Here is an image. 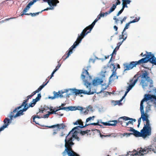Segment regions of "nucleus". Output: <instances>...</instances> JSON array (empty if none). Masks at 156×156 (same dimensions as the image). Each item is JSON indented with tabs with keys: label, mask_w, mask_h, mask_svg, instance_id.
Listing matches in <instances>:
<instances>
[{
	"label": "nucleus",
	"mask_w": 156,
	"mask_h": 156,
	"mask_svg": "<svg viewBox=\"0 0 156 156\" xmlns=\"http://www.w3.org/2000/svg\"><path fill=\"white\" fill-rule=\"evenodd\" d=\"M76 110H78L80 111L81 112H82L83 110V107L80 106H76Z\"/></svg>",
	"instance_id": "c03bdc74"
},
{
	"label": "nucleus",
	"mask_w": 156,
	"mask_h": 156,
	"mask_svg": "<svg viewBox=\"0 0 156 156\" xmlns=\"http://www.w3.org/2000/svg\"><path fill=\"white\" fill-rule=\"evenodd\" d=\"M76 106H69V111H73L76 110Z\"/></svg>",
	"instance_id": "5fc2aeb1"
},
{
	"label": "nucleus",
	"mask_w": 156,
	"mask_h": 156,
	"mask_svg": "<svg viewBox=\"0 0 156 156\" xmlns=\"http://www.w3.org/2000/svg\"><path fill=\"white\" fill-rule=\"evenodd\" d=\"M6 128V125L4 126H2L1 128H0V132L1 131L3 130L5 128Z\"/></svg>",
	"instance_id": "338daca9"
},
{
	"label": "nucleus",
	"mask_w": 156,
	"mask_h": 156,
	"mask_svg": "<svg viewBox=\"0 0 156 156\" xmlns=\"http://www.w3.org/2000/svg\"><path fill=\"white\" fill-rule=\"evenodd\" d=\"M145 149V148L143 149L141 148L138 151L136 152L135 151L133 152L129 151L127 153V154L126 155V156H137L140 155H144V154H146V153H143V152H141V153H140V152L141 151H142L143 149Z\"/></svg>",
	"instance_id": "0eeeda50"
},
{
	"label": "nucleus",
	"mask_w": 156,
	"mask_h": 156,
	"mask_svg": "<svg viewBox=\"0 0 156 156\" xmlns=\"http://www.w3.org/2000/svg\"><path fill=\"white\" fill-rule=\"evenodd\" d=\"M48 108L49 109V110L50 111H55V110H56L55 108H53V107H50L49 108L48 107Z\"/></svg>",
	"instance_id": "bf43d9fd"
},
{
	"label": "nucleus",
	"mask_w": 156,
	"mask_h": 156,
	"mask_svg": "<svg viewBox=\"0 0 156 156\" xmlns=\"http://www.w3.org/2000/svg\"><path fill=\"white\" fill-rule=\"evenodd\" d=\"M140 111L141 115V118L143 121H146V122L149 120L148 118V117L145 115L144 112V108H140Z\"/></svg>",
	"instance_id": "f3484780"
},
{
	"label": "nucleus",
	"mask_w": 156,
	"mask_h": 156,
	"mask_svg": "<svg viewBox=\"0 0 156 156\" xmlns=\"http://www.w3.org/2000/svg\"><path fill=\"white\" fill-rule=\"evenodd\" d=\"M146 57L137 61L138 64L141 63H146L148 61L151 64L156 66V58L154 55L152 54L151 52L147 53Z\"/></svg>",
	"instance_id": "20e7f679"
},
{
	"label": "nucleus",
	"mask_w": 156,
	"mask_h": 156,
	"mask_svg": "<svg viewBox=\"0 0 156 156\" xmlns=\"http://www.w3.org/2000/svg\"><path fill=\"white\" fill-rule=\"evenodd\" d=\"M98 19L96 18L92 23L91 25L86 27L82 31L80 34V36L83 35L84 37L88 33H89L91 31L96 23L98 20Z\"/></svg>",
	"instance_id": "39448f33"
},
{
	"label": "nucleus",
	"mask_w": 156,
	"mask_h": 156,
	"mask_svg": "<svg viewBox=\"0 0 156 156\" xmlns=\"http://www.w3.org/2000/svg\"><path fill=\"white\" fill-rule=\"evenodd\" d=\"M130 24V23L129 22L128 23L126 24V26L122 31V33H124V32H125L126 29L128 28L129 27Z\"/></svg>",
	"instance_id": "2f4dec72"
},
{
	"label": "nucleus",
	"mask_w": 156,
	"mask_h": 156,
	"mask_svg": "<svg viewBox=\"0 0 156 156\" xmlns=\"http://www.w3.org/2000/svg\"><path fill=\"white\" fill-rule=\"evenodd\" d=\"M30 8L28 7L27 6L23 10L22 12H23L24 13H26V12H27V11L30 9Z\"/></svg>",
	"instance_id": "603ef678"
},
{
	"label": "nucleus",
	"mask_w": 156,
	"mask_h": 156,
	"mask_svg": "<svg viewBox=\"0 0 156 156\" xmlns=\"http://www.w3.org/2000/svg\"><path fill=\"white\" fill-rule=\"evenodd\" d=\"M101 123L102 124H103L105 126H110L111 125H113V124H110V123H108L107 122H101Z\"/></svg>",
	"instance_id": "3c124183"
},
{
	"label": "nucleus",
	"mask_w": 156,
	"mask_h": 156,
	"mask_svg": "<svg viewBox=\"0 0 156 156\" xmlns=\"http://www.w3.org/2000/svg\"><path fill=\"white\" fill-rule=\"evenodd\" d=\"M27 104H25L23 105V106H24V108L22 110L23 112L26 111L28 108H29L27 106Z\"/></svg>",
	"instance_id": "58836bf2"
},
{
	"label": "nucleus",
	"mask_w": 156,
	"mask_h": 156,
	"mask_svg": "<svg viewBox=\"0 0 156 156\" xmlns=\"http://www.w3.org/2000/svg\"><path fill=\"white\" fill-rule=\"evenodd\" d=\"M146 122V124L144 125V126L142 129V131H144L146 134V135L150 136L151 134V128L150 126L149 120Z\"/></svg>",
	"instance_id": "423d86ee"
},
{
	"label": "nucleus",
	"mask_w": 156,
	"mask_h": 156,
	"mask_svg": "<svg viewBox=\"0 0 156 156\" xmlns=\"http://www.w3.org/2000/svg\"><path fill=\"white\" fill-rule=\"evenodd\" d=\"M152 98V97L150 94H145L144 98L141 101L140 108H144L143 103L144 101H147Z\"/></svg>",
	"instance_id": "1a4fd4ad"
},
{
	"label": "nucleus",
	"mask_w": 156,
	"mask_h": 156,
	"mask_svg": "<svg viewBox=\"0 0 156 156\" xmlns=\"http://www.w3.org/2000/svg\"><path fill=\"white\" fill-rule=\"evenodd\" d=\"M121 2L119 0H117V1L116 2L115 4H114L116 7V6L118 5H120Z\"/></svg>",
	"instance_id": "e2e57ef3"
},
{
	"label": "nucleus",
	"mask_w": 156,
	"mask_h": 156,
	"mask_svg": "<svg viewBox=\"0 0 156 156\" xmlns=\"http://www.w3.org/2000/svg\"><path fill=\"white\" fill-rule=\"evenodd\" d=\"M111 65H112V66H113V69L112 70V71H113L112 74L110 76V77L109 78V80L110 81L111 80H112V79H111V78H112V77H115V76H116V79H117L118 78V76H116V69L115 70V71H114V69L115 68V65H114V64L113 63H112L111 64Z\"/></svg>",
	"instance_id": "dca6fc26"
},
{
	"label": "nucleus",
	"mask_w": 156,
	"mask_h": 156,
	"mask_svg": "<svg viewBox=\"0 0 156 156\" xmlns=\"http://www.w3.org/2000/svg\"><path fill=\"white\" fill-rule=\"evenodd\" d=\"M83 37V35L80 36V35L78 34L76 41L73 44H75V46H76L79 44V43L81 42Z\"/></svg>",
	"instance_id": "a211bd4d"
},
{
	"label": "nucleus",
	"mask_w": 156,
	"mask_h": 156,
	"mask_svg": "<svg viewBox=\"0 0 156 156\" xmlns=\"http://www.w3.org/2000/svg\"><path fill=\"white\" fill-rule=\"evenodd\" d=\"M132 135H133L135 136L136 137H145L147 135H146L144 131H142V129L141 130V132H140L138 131L135 130L133 133H132Z\"/></svg>",
	"instance_id": "9d476101"
},
{
	"label": "nucleus",
	"mask_w": 156,
	"mask_h": 156,
	"mask_svg": "<svg viewBox=\"0 0 156 156\" xmlns=\"http://www.w3.org/2000/svg\"><path fill=\"white\" fill-rule=\"evenodd\" d=\"M94 118H95V116H93L92 117H88V118L86 120V123L87 122H89V121H90L91 120H93L94 119Z\"/></svg>",
	"instance_id": "ea45409f"
},
{
	"label": "nucleus",
	"mask_w": 156,
	"mask_h": 156,
	"mask_svg": "<svg viewBox=\"0 0 156 156\" xmlns=\"http://www.w3.org/2000/svg\"><path fill=\"white\" fill-rule=\"evenodd\" d=\"M73 53V51L71 50L70 49H69V50L68 52L67 53V55L66 57L63 58V60H65L67 58L69 57V56L71 54Z\"/></svg>",
	"instance_id": "72a5a7b5"
},
{
	"label": "nucleus",
	"mask_w": 156,
	"mask_h": 156,
	"mask_svg": "<svg viewBox=\"0 0 156 156\" xmlns=\"http://www.w3.org/2000/svg\"><path fill=\"white\" fill-rule=\"evenodd\" d=\"M99 121H98V122L97 123H90V124L92 125H94V126L98 125L99 126H100L102 128H104L103 126L99 124Z\"/></svg>",
	"instance_id": "37998d69"
},
{
	"label": "nucleus",
	"mask_w": 156,
	"mask_h": 156,
	"mask_svg": "<svg viewBox=\"0 0 156 156\" xmlns=\"http://www.w3.org/2000/svg\"><path fill=\"white\" fill-rule=\"evenodd\" d=\"M122 119L125 120H133V122H135L136 120L135 119L129 118L126 116H123L120 117L119 118V119Z\"/></svg>",
	"instance_id": "b1692460"
},
{
	"label": "nucleus",
	"mask_w": 156,
	"mask_h": 156,
	"mask_svg": "<svg viewBox=\"0 0 156 156\" xmlns=\"http://www.w3.org/2000/svg\"><path fill=\"white\" fill-rule=\"evenodd\" d=\"M122 35H123V39L122 41V42H123L127 38V33L126 32H124V33H122Z\"/></svg>",
	"instance_id": "c756f323"
},
{
	"label": "nucleus",
	"mask_w": 156,
	"mask_h": 156,
	"mask_svg": "<svg viewBox=\"0 0 156 156\" xmlns=\"http://www.w3.org/2000/svg\"><path fill=\"white\" fill-rule=\"evenodd\" d=\"M139 78V77H137V78L134 80L133 82L132 83V84L129 85L128 88L130 90L137 82Z\"/></svg>",
	"instance_id": "4be33fe9"
},
{
	"label": "nucleus",
	"mask_w": 156,
	"mask_h": 156,
	"mask_svg": "<svg viewBox=\"0 0 156 156\" xmlns=\"http://www.w3.org/2000/svg\"><path fill=\"white\" fill-rule=\"evenodd\" d=\"M103 82V80L101 79H94L93 80V84L94 85L99 84Z\"/></svg>",
	"instance_id": "412c9836"
},
{
	"label": "nucleus",
	"mask_w": 156,
	"mask_h": 156,
	"mask_svg": "<svg viewBox=\"0 0 156 156\" xmlns=\"http://www.w3.org/2000/svg\"><path fill=\"white\" fill-rule=\"evenodd\" d=\"M149 151H153L154 153H156V144H152L149 147L143 149L142 151H141L140 153L141 152H143V153L146 154L148 153Z\"/></svg>",
	"instance_id": "6e6552de"
},
{
	"label": "nucleus",
	"mask_w": 156,
	"mask_h": 156,
	"mask_svg": "<svg viewBox=\"0 0 156 156\" xmlns=\"http://www.w3.org/2000/svg\"><path fill=\"white\" fill-rule=\"evenodd\" d=\"M83 70H84L83 72H84V73L86 74H87L89 76V79L90 80H91V77L89 75V73L87 71V70L85 69H83Z\"/></svg>",
	"instance_id": "4c0bfd02"
},
{
	"label": "nucleus",
	"mask_w": 156,
	"mask_h": 156,
	"mask_svg": "<svg viewBox=\"0 0 156 156\" xmlns=\"http://www.w3.org/2000/svg\"><path fill=\"white\" fill-rule=\"evenodd\" d=\"M79 128H76L75 127L73 128L72 130L69 132L68 135L66 136V138L65 139H66V140H67V138L68 136L69 135L70 133H72L73 134H76L78 133H80V129H79Z\"/></svg>",
	"instance_id": "2eb2a0df"
},
{
	"label": "nucleus",
	"mask_w": 156,
	"mask_h": 156,
	"mask_svg": "<svg viewBox=\"0 0 156 156\" xmlns=\"http://www.w3.org/2000/svg\"><path fill=\"white\" fill-rule=\"evenodd\" d=\"M127 18V17L126 16H124L123 18V19L122 20H121V24H122L123 21H125L126 19Z\"/></svg>",
	"instance_id": "774afa93"
},
{
	"label": "nucleus",
	"mask_w": 156,
	"mask_h": 156,
	"mask_svg": "<svg viewBox=\"0 0 156 156\" xmlns=\"http://www.w3.org/2000/svg\"><path fill=\"white\" fill-rule=\"evenodd\" d=\"M48 114H49V115H50V114H58V113H56V111H53V112H48Z\"/></svg>",
	"instance_id": "13d9d810"
},
{
	"label": "nucleus",
	"mask_w": 156,
	"mask_h": 156,
	"mask_svg": "<svg viewBox=\"0 0 156 156\" xmlns=\"http://www.w3.org/2000/svg\"><path fill=\"white\" fill-rule=\"evenodd\" d=\"M73 138H74L78 141H80V138L77 136L76 134H73L72 137L69 138L68 140L67 139V140L68 141L71 138L72 140H72V142H73V141L74 140V139H73Z\"/></svg>",
	"instance_id": "5701e85b"
},
{
	"label": "nucleus",
	"mask_w": 156,
	"mask_h": 156,
	"mask_svg": "<svg viewBox=\"0 0 156 156\" xmlns=\"http://www.w3.org/2000/svg\"><path fill=\"white\" fill-rule=\"evenodd\" d=\"M130 121H129L127 122L126 123V124L124 126H127L129 124H133V120H129Z\"/></svg>",
	"instance_id": "a18cd8bd"
},
{
	"label": "nucleus",
	"mask_w": 156,
	"mask_h": 156,
	"mask_svg": "<svg viewBox=\"0 0 156 156\" xmlns=\"http://www.w3.org/2000/svg\"><path fill=\"white\" fill-rule=\"evenodd\" d=\"M123 65L124 69V71L132 69L130 63L129 64L128 63L124 64Z\"/></svg>",
	"instance_id": "6ab92c4d"
},
{
	"label": "nucleus",
	"mask_w": 156,
	"mask_h": 156,
	"mask_svg": "<svg viewBox=\"0 0 156 156\" xmlns=\"http://www.w3.org/2000/svg\"><path fill=\"white\" fill-rule=\"evenodd\" d=\"M83 81L84 85L86 86L87 88L89 90L88 91L81 90H78L76 89H69V90L71 92L70 93H72V95L75 93V94L76 95L81 94H83L87 95L93 94L94 92L91 91V83L88 82L87 80H83Z\"/></svg>",
	"instance_id": "f03ea898"
},
{
	"label": "nucleus",
	"mask_w": 156,
	"mask_h": 156,
	"mask_svg": "<svg viewBox=\"0 0 156 156\" xmlns=\"http://www.w3.org/2000/svg\"><path fill=\"white\" fill-rule=\"evenodd\" d=\"M35 2L34 0H33L32 1L30 2L27 5L28 7H29L30 8V6L34 4Z\"/></svg>",
	"instance_id": "79ce46f5"
},
{
	"label": "nucleus",
	"mask_w": 156,
	"mask_h": 156,
	"mask_svg": "<svg viewBox=\"0 0 156 156\" xmlns=\"http://www.w3.org/2000/svg\"><path fill=\"white\" fill-rule=\"evenodd\" d=\"M54 8L53 7H52V6H51L50 7L47 8L43 10H42L41 12H42L43 11H46V10H52V9H54Z\"/></svg>",
	"instance_id": "de8ad7c7"
},
{
	"label": "nucleus",
	"mask_w": 156,
	"mask_h": 156,
	"mask_svg": "<svg viewBox=\"0 0 156 156\" xmlns=\"http://www.w3.org/2000/svg\"><path fill=\"white\" fill-rule=\"evenodd\" d=\"M116 48L113 51L112 53L111 54V55H112V57H111V58L110 60V61L109 62V63H110V62L112 61V58L113 55L114 54L116 55Z\"/></svg>",
	"instance_id": "c9c22d12"
},
{
	"label": "nucleus",
	"mask_w": 156,
	"mask_h": 156,
	"mask_svg": "<svg viewBox=\"0 0 156 156\" xmlns=\"http://www.w3.org/2000/svg\"><path fill=\"white\" fill-rule=\"evenodd\" d=\"M24 114L22 110H20L15 115H14L13 117L14 118H16L17 117L20 116L21 115H23Z\"/></svg>",
	"instance_id": "a878e982"
},
{
	"label": "nucleus",
	"mask_w": 156,
	"mask_h": 156,
	"mask_svg": "<svg viewBox=\"0 0 156 156\" xmlns=\"http://www.w3.org/2000/svg\"><path fill=\"white\" fill-rule=\"evenodd\" d=\"M42 118V117H41L40 116H39L38 115H35L33 117V120H34V122H35L36 124H38L37 122H36L34 121L35 120V118H38V119H40V118Z\"/></svg>",
	"instance_id": "49530a36"
},
{
	"label": "nucleus",
	"mask_w": 156,
	"mask_h": 156,
	"mask_svg": "<svg viewBox=\"0 0 156 156\" xmlns=\"http://www.w3.org/2000/svg\"><path fill=\"white\" fill-rule=\"evenodd\" d=\"M54 8L53 7H52V6H51L50 7L47 8L43 10H42L41 12H42L43 11H46V10H52V9H54Z\"/></svg>",
	"instance_id": "09e8293b"
},
{
	"label": "nucleus",
	"mask_w": 156,
	"mask_h": 156,
	"mask_svg": "<svg viewBox=\"0 0 156 156\" xmlns=\"http://www.w3.org/2000/svg\"><path fill=\"white\" fill-rule=\"evenodd\" d=\"M72 140L71 138L68 141H67L66 139H65V149L62 153L63 156H66V153L68 156H75L74 155V151L72 150V146L74 144V143L72 142Z\"/></svg>",
	"instance_id": "7ed1b4c3"
},
{
	"label": "nucleus",
	"mask_w": 156,
	"mask_h": 156,
	"mask_svg": "<svg viewBox=\"0 0 156 156\" xmlns=\"http://www.w3.org/2000/svg\"><path fill=\"white\" fill-rule=\"evenodd\" d=\"M138 74L135 75L133 79H131L130 81V82H132L134 78L136 77H139V78L141 77L142 79L140 84L142 85V87L144 89L145 87L148 86V82H150V87H151L153 86V81L151 79L150 77L149 76V73L146 70H144L143 72L142 73L140 76H138Z\"/></svg>",
	"instance_id": "f257e3e1"
},
{
	"label": "nucleus",
	"mask_w": 156,
	"mask_h": 156,
	"mask_svg": "<svg viewBox=\"0 0 156 156\" xmlns=\"http://www.w3.org/2000/svg\"><path fill=\"white\" fill-rule=\"evenodd\" d=\"M43 1L47 2L50 6H56L57 4L59 3V1L58 0H43Z\"/></svg>",
	"instance_id": "f8f14e48"
},
{
	"label": "nucleus",
	"mask_w": 156,
	"mask_h": 156,
	"mask_svg": "<svg viewBox=\"0 0 156 156\" xmlns=\"http://www.w3.org/2000/svg\"><path fill=\"white\" fill-rule=\"evenodd\" d=\"M53 94H54V96L56 97V98H58L59 97H60V98H62L63 97L69 98V97L70 95H72V93H67L66 95H62L61 94H60L59 92H57L55 91L53 92Z\"/></svg>",
	"instance_id": "ddd939ff"
},
{
	"label": "nucleus",
	"mask_w": 156,
	"mask_h": 156,
	"mask_svg": "<svg viewBox=\"0 0 156 156\" xmlns=\"http://www.w3.org/2000/svg\"><path fill=\"white\" fill-rule=\"evenodd\" d=\"M41 13V12H36V13H28L27 14H26L27 15H31L33 17V16H36V15H38L40 13Z\"/></svg>",
	"instance_id": "c85d7f7f"
},
{
	"label": "nucleus",
	"mask_w": 156,
	"mask_h": 156,
	"mask_svg": "<svg viewBox=\"0 0 156 156\" xmlns=\"http://www.w3.org/2000/svg\"><path fill=\"white\" fill-rule=\"evenodd\" d=\"M122 7L121 9L123 11L124 8H127L128 6L127 5H126V4H124L123 2L122 3Z\"/></svg>",
	"instance_id": "864d4df0"
},
{
	"label": "nucleus",
	"mask_w": 156,
	"mask_h": 156,
	"mask_svg": "<svg viewBox=\"0 0 156 156\" xmlns=\"http://www.w3.org/2000/svg\"><path fill=\"white\" fill-rule=\"evenodd\" d=\"M22 107H23V106L21 105H20V106H19L18 107L15 108L13 110V111L12 112V113H13V112H14V113L16 112L17 111H18L19 109H20V108H21ZM12 115H13V113H12Z\"/></svg>",
	"instance_id": "e433bc0d"
},
{
	"label": "nucleus",
	"mask_w": 156,
	"mask_h": 156,
	"mask_svg": "<svg viewBox=\"0 0 156 156\" xmlns=\"http://www.w3.org/2000/svg\"><path fill=\"white\" fill-rule=\"evenodd\" d=\"M41 98V93H40L38 94L37 97L35 99H33L32 101V102L33 103V104H34V105H35V104H36V102L37 101L40 100Z\"/></svg>",
	"instance_id": "aec40b11"
},
{
	"label": "nucleus",
	"mask_w": 156,
	"mask_h": 156,
	"mask_svg": "<svg viewBox=\"0 0 156 156\" xmlns=\"http://www.w3.org/2000/svg\"><path fill=\"white\" fill-rule=\"evenodd\" d=\"M130 63H131V66L132 67V68L133 69L134 67H136V66L137 65H138V63H137V61H135V62H134V61H133V62H130Z\"/></svg>",
	"instance_id": "7c9ffc66"
},
{
	"label": "nucleus",
	"mask_w": 156,
	"mask_h": 156,
	"mask_svg": "<svg viewBox=\"0 0 156 156\" xmlns=\"http://www.w3.org/2000/svg\"><path fill=\"white\" fill-rule=\"evenodd\" d=\"M46 127L49 128H54L55 127L58 128V130H59L60 129H63L66 126L64 124L62 123L60 124H57L56 125H54L50 126H45Z\"/></svg>",
	"instance_id": "4468645a"
},
{
	"label": "nucleus",
	"mask_w": 156,
	"mask_h": 156,
	"mask_svg": "<svg viewBox=\"0 0 156 156\" xmlns=\"http://www.w3.org/2000/svg\"><path fill=\"white\" fill-rule=\"evenodd\" d=\"M123 42H120L117 44V46L116 48H117V49H118L120 46L122 44Z\"/></svg>",
	"instance_id": "4d7b16f0"
},
{
	"label": "nucleus",
	"mask_w": 156,
	"mask_h": 156,
	"mask_svg": "<svg viewBox=\"0 0 156 156\" xmlns=\"http://www.w3.org/2000/svg\"><path fill=\"white\" fill-rule=\"evenodd\" d=\"M12 112H10V114L9 115H8V117L10 118V119L6 118L4 120L3 122L4 123V125L3 126L6 125V127L9 125V123H10L12 122V118L14 116V115H12Z\"/></svg>",
	"instance_id": "9b49d317"
},
{
	"label": "nucleus",
	"mask_w": 156,
	"mask_h": 156,
	"mask_svg": "<svg viewBox=\"0 0 156 156\" xmlns=\"http://www.w3.org/2000/svg\"><path fill=\"white\" fill-rule=\"evenodd\" d=\"M117 135V134L115 133H112L110 134L107 135H101L100 134V136L101 137H102L103 136L104 137H115Z\"/></svg>",
	"instance_id": "393cba45"
},
{
	"label": "nucleus",
	"mask_w": 156,
	"mask_h": 156,
	"mask_svg": "<svg viewBox=\"0 0 156 156\" xmlns=\"http://www.w3.org/2000/svg\"><path fill=\"white\" fill-rule=\"evenodd\" d=\"M116 7V6L113 4L112 6L110 8L109 11V13H111L112 12H113Z\"/></svg>",
	"instance_id": "a19ab883"
},
{
	"label": "nucleus",
	"mask_w": 156,
	"mask_h": 156,
	"mask_svg": "<svg viewBox=\"0 0 156 156\" xmlns=\"http://www.w3.org/2000/svg\"><path fill=\"white\" fill-rule=\"evenodd\" d=\"M111 122H114V123H110V124H113V125H111L110 126H115L116 125L117 123L118 122L116 120L112 121H111Z\"/></svg>",
	"instance_id": "8fccbe9b"
},
{
	"label": "nucleus",
	"mask_w": 156,
	"mask_h": 156,
	"mask_svg": "<svg viewBox=\"0 0 156 156\" xmlns=\"http://www.w3.org/2000/svg\"><path fill=\"white\" fill-rule=\"evenodd\" d=\"M107 88V87H105V88H101V91L97 93V94H99L100 93H101L103 91H104Z\"/></svg>",
	"instance_id": "69168bd1"
},
{
	"label": "nucleus",
	"mask_w": 156,
	"mask_h": 156,
	"mask_svg": "<svg viewBox=\"0 0 156 156\" xmlns=\"http://www.w3.org/2000/svg\"><path fill=\"white\" fill-rule=\"evenodd\" d=\"M80 133L82 135H85V134H87L90 131V130H87L86 131H82L81 130H80Z\"/></svg>",
	"instance_id": "cd10ccee"
},
{
	"label": "nucleus",
	"mask_w": 156,
	"mask_h": 156,
	"mask_svg": "<svg viewBox=\"0 0 156 156\" xmlns=\"http://www.w3.org/2000/svg\"><path fill=\"white\" fill-rule=\"evenodd\" d=\"M32 97V96H30V95H28V96H27V99L25 100H24L23 101V102L22 104L21 105L23 106V105H24V104H27V102L28 101V100L29 99L31 98Z\"/></svg>",
	"instance_id": "bb28decb"
},
{
	"label": "nucleus",
	"mask_w": 156,
	"mask_h": 156,
	"mask_svg": "<svg viewBox=\"0 0 156 156\" xmlns=\"http://www.w3.org/2000/svg\"><path fill=\"white\" fill-rule=\"evenodd\" d=\"M48 82L49 81H48L46 83H45L44 85H42L40 86L38 88V90L40 91L47 84Z\"/></svg>",
	"instance_id": "473e14b6"
},
{
	"label": "nucleus",
	"mask_w": 156,
	"mask_h": 156,
	"mask_svg": "<svg viewBox=\"0 0 156 156\" xmlns=\"http://www.w3.org/2000/svg\"><path fill=\"white\" fill-rule=\"evenodd\" d=\"M121 101H120V100L116 101H112V103H114V105H120L121 104Z\"/></svg>",
	"instance_id": "f704fd0d"
},
{
	"label": "nucleus",
	"mask_w": 156,
	"mask_h": 156,
	"mask_svg": "<svg viewBox=\"0 0 156 156\" xmlns=\"http://www.w3.org/2000/svg\"><path fill=\"white\" fill-rule=\"evenodd\" d=\"M142 118H141V117L140 118H139L138 119V124L137 125V127H139V126H140V122H141V119Z\"/></svg>",
	"instance_id": "052dcab7"
},
{
	"label": "nucleus",
	"mask_w": 156,
	"mask_h": 156,
	"mask_svg": "<svg viewBox=\"0 0 156 156\" xmlns=\"http://www.w3.org/2000/svg\"><path fill=\"white\" fill-rule=\"evenodd\" d=\"M62 110H66V111H69V106L67 107H62Z\"/></svg>",
	"instance_id": "0e129e2a"
},
{
	"label": "nucleus",
	"mask_w": 156,
	"mask_h": 156,
	"mask_svg": "<svg viewBox=\"0 0 156 156\" xmlns=\"http://www.w3.org/2000/svg\"><path fill=\"white\" fill-rule=\"evenodd\" d=\"M151 105H147L146 107V112H148L149 110H151Z\"/></svg>",
	"instance_id": "6e6d98bb"
},
{
	"label": "nucleus",
	"mask_w": 156,
	"mask_h": 156,
	"mask_svg": "<svg viewBox=\"0 0 156 156\" xmlns=\"http://www.w3.org/2000/svg\"><path fill=\"white\" fill-rule=\"evenodd\" d=\"M84 72H83L82 73L81 75V78L82 79H84L85 77V76L84 75Z\"/></svg>",
	"instance_id": "680f3d73"
}]
</instances>
